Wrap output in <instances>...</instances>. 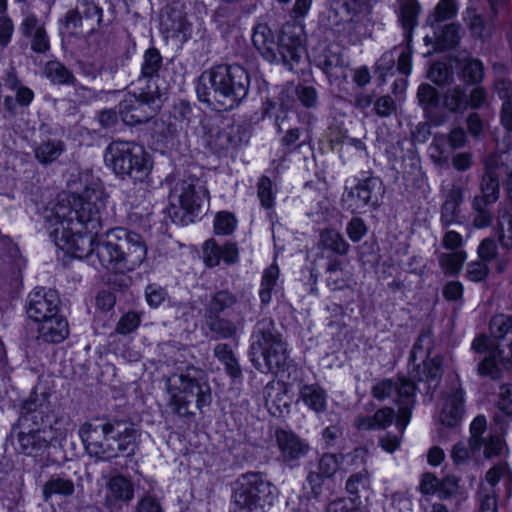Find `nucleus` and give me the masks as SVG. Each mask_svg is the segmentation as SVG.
<instances>
[{
    "mask_svg": "<svg viewBox=\"0 0 512 512\" xmlns=\"http://www.w3.org/2000/svg\"><path fill=\"white\" fill-rule=\"evenodd\" d=\"M17 451L30 457L43 456L55 440L66 438L72 430L69 419L57 417L44 399L39 404L29 399L18 420Z\"/></svg>",
    "mask_w": 512,
    "mask_h": 512,
    "instance_id": "2",
    "label": "nucleus"
},
{
    "mask_svg": "<svg viewBox=\"0 0 512 512\" xmlns=\"http://www.w3.org/2000/svg\"><path fill=\"white\" fill-rule=\"evenodd\" d=\"M464 185L460 181H453L447 187L443 186V203L440 208V223L443 228L460 224V206L464 200Z\"/></svg>",
    "mask_w": 512,
    "mask_h": 512,
    "instance_id": "24",
    "label": "nucleus"
},
{
    "mask_svg": "<svg viewBox=\"0 0 512 512\" xmlns=\"http://www.w3.org/2000/svg\"><path fill=\"white\" fill-rule=\"evenodd\" d=\"M342 9L349 16L343 31L351 38L357 40L362 36L370 22L371 7L367 0H342Z\"/></svg>",
    "mask_w": 512,
    "mask_h": 512,
    "instance_id": "22",
    "label": "nucleus"
},
{
    "mask_svg": "<svg viewBox=\"0 0 512 512\" xmlns=\"http://www.w3.org/2000/svg\"><path fill=\"white\" fill-rule=\"evenodd\" d=\"M300 399L304 404L316 413L326 409L327 394L318 384H305L299 390Z\"/></svg>",
    "mask_w": 512,
    "mask_h": 512,
    "instance_id": "36",
    "label": "nucleus"
},
{
    "mask_svg": "<svg viewBox=\"0 0 512 512\" xmlns=\"http://www.w3.org/2000/svg\"><path fill=\"white\" fill-rule=\"evenodd\" d=\"M512 160V151L501 154H492L485 159V173L480 183V194L475 195L472 201L492 205L496 203L500 196L499 173L505 161Z\"/></svg>",
    "mask_w": 512,
    "mask_h": 512,
    "instance_id": "16",
    "label": "nucleus"
},
{
    "mask_svg": "<svg viewBox=\"0 0 512 512\" xmlns=\"http://www.w3.org/2000/svg\"><path fill=\"white\" fill-rule=\"evenodd\" d=\"M141 322L140 315L136 312L129 311L125 313L117 323L116 332L127 335L133 332Z\"/></svg>",
    "mask_w": 512,
    "mask_h": 512,
    "instance_id": "59",
    "label": "nucleus"
},
{
    "mask_svg": "<svg viewBox=\"0 0 512 512\" xmlns=\"http://www.w3.org/2000/svg\"><path fill=\"white\" fill-rule=\"evenodd\" d=\"M93 255L107 271L125 274L142 265L147 256V246L139 234L115 228L98 238L93 245Z\"/></svg>",
    "mask_w": 512,
    "mask_h": 512,
    "instance_id": "5",
    "label": "nucleus"
},
{
    "mask_svg": "<svg viewBox=\"0 0 512 512\" xmlns=\"http://www.w3.org/2000/svg\"><path fill=\"white\" fill-rule=\"evenodd\" d=\"M428 78L437 85H445L452 79V72L443 63H435L428 72Z\"/></svg>",
    "mask_w": 512,
    "mask_h": 512,
    "instance_id": "61",
    "label": "nucleus"
},
{
    "mask_svg": "<svg viewBox=\"0 0 512 512\" xmlns=\"http://www.w3.org/2000/svg\"><path fill=\"white\" fill-rule=\"evenodd\" d=\"M370 485L369 474L366 470L350 475L346 481V491L353 496H358L361 490L368 489Z\"/></svg>",
    "mask_w": 512,
    "mask_h": 512,
    "instance_id": "54",
    "label": "nucleus"
},
{
    "mask_svg": "<svg viewBox=\"0 0 512 512\" xmlns=\"http://www.w3.org/2000/svg\"><path fill=\"white\" fill-rule=\"evenodd\" d=\"M160 107L158 86L148 84L146 87L134 86L133 94L120 102L118 113L125 124L133 126L151 119Z\"/></svg>",
    "mask_w": 512,
    "mask_h": 512,
    "instance_id": "11",
    "label": "nucleus"
},
{
    "mask_svg": "<svg viewBox=\"0 0 512 512\" xmlns=\"http://www.w3.org/2000/svg\"><path fill=\"white\" fill-rule=\"evenodd\" d=\"M162 28L168 37L187 40L191 36L192 24L186 16L176 8H171L167 17L162 20Z\"/></svg>",
    "mask_w": 512,
    "mask_h": 512,
    "instance_id": "30",
    "label": "nucleus"
},
{
    "mask_svg": "<svg viewBox=\"0 0 512 512\" xmlns=\"http://www.w3.org/2000/svg\"><path fill=\"white\" fill-rule=\"evenodd\" d=\"M75 490V483L72 479L65 474H54L43 485L42 496L45 502L54 496L69 498L75 493Z\"/></svg>",
    "mask_w": 512,
    "mask_h": 512,
    "instance_id": "31",
    "label": "nucleus"
},
{
    "mask_svg": "<svg viewBox=\"0 0 512 512\" xmlns=\"http://www.w3.org/2000/svg\"><path fill=\"white\" fill-rule=\"evenodd\" d=\"M501 367L507 370L512 368V342L507 351L500 349L485 355L477 365V372L482 377L495 380L501 377Z\"/></svg>",
    "mask_w": 512,
    "mask_h": 512,
    "instance_id": "26",
    "label": "nucleus"
},
{
    "mask_svg": "<svg viewBox=\"0 0 512 512\" xmlns=\"http://www.w3.org/2000/svg\"><path fill=\"white\" fill-rule=\"evenodd\" d=\"M162 67V56L158 49L152 47L145 51L141 63V73L133 86L146 87L148 84L156 85L155 79L159 77Z\"/></svg>",
    "mask_w": 512,
    "mask_h": 512,
    "instance_id": "28",
    "label": "nucleus"
},
{
    "mask_svg": "<svg viewBox=\"0 0 512 512\" xmlns=\"http://www.w3.org/2000/svg\"><path fill=\"white\" fill-rule=\"evenodd\" d=\"M442 370L439 361L429 359L409 370V378L398 377L396 379H382L376 381L372 388V396L379 400L392 399L398 406L396 427L401 432L405 430L412 416V410L416 404V381L427 383V393L433 391L439 382Z\"/></svg>",
    "mask_w": 512,
    "mask_h": 512,
    "instance_id": "3",
    "label": "nucleus"
},
{
    "mask_svg": "<svg viewBox=\"0 0 512 512\" xmlns=\"http://www.w3.org/2000/svg\"><path fill=\"white\" fill-rule=\"evenodd\" d=\"M257 195L264 208L269 209L273 206L274 194L272 191V181L268 177L262 176L260 178Z\"/></svg>",
    "mask_w": 512,
    "mask_h": 512,
    "instance_id": "58",
    "label": "nucleus"
},
{
    "mask_svg": "<svg viewBox=\"0 0 512 512\" xmlns=\"http://www.w3.org/2000/svg\"><path fill=\"white\" fill-rule=\"evenodd\" d=\"M489 267L486 262L473 261L467 265L466 277L472 282H481L486 279Z\"/></svg>",
    "mask_w": 512,
    "mask_h": 512,
    "instance_id": "63",
    "label": "nucleus"
},
{
    "mask_svg": "<svg viewBox=\"0 0 512 512\" xmlns=\"http://www.w3.org/2000/svg\"><path fill=\"white\" fill-rule=\"evenodd\" d=\"M466 258L467 254L465 251H452L450 253L438 254L439 266L446 275L458 274L461 271Z\"/></svg>",
    "mask_w": 512,
    "mask_h": 512,
    "instance_id": "43",
    "label": "nucleus"
},
{
    "mask_svg": "<svg viewBox=\"0 0 512 512\" xmlns=\"http://www.w3.org/2000/svg\"><path fill=\"white\" fill-rule=\"evenodd\" d=\"M205 318L209 330L216 335V338H232L236 335L238 329L243 326V319L233 322L220 317V315H205Z\"/></svg>",
    "mask_w": 512,
    "mask_h": 512,
    "instance_id": "37",
    "label": "nucleus"
},
{
    "mask_svg": "<svg viewBox=\"0 0 512 512\" xmlns=\"http://www.w3.org/2000/svg\"><path fill=\"white\" fill-rule=\"evenodd\" d=\"M398 4V17L404 30V38L412 42V32L418 24L420 5L417 0H398Z\"/></svg>",
    "mask_w": 512,
    "mask_h": 512,
    "instance_id": "34",
    "label": "nucleus"
},
{
    "mask_svg": "<svg viewBox=\"0 0 512 512\" xmlns=\"http://www.w3.org/2000/svg\"><path fill=\"white\" fill-rule=\"evenodd\" d=\"M79 435L98 458L109 460L119 454L134 455L138 446V430L126 422H86L79 428Z\"/></svg>",
    "mask_w": 512,
    "mask_h": 512,
    "instance_id": "7",
    "label": "nucleus"
},
{
    "mask_svg": "<svg viewBox=\"0 0 512 512\" xmlns=\"http://www.w3.org/2000/svg\"><path fill=\"white\" fill-rule=\"evenodd\" d=\"M203 260L208 267L218 266L222 261L221 246L218 245L213 239H210L204 243Z\"/></svg>",
    "mask_w": 512,
    "mask_h": 512,
    "instance_id": "56",
    "label": "nucleus"
},
{
    "mask_svg": "<svg viewBox=\"0 0 512 512\" xmlns=\"http://www.w3.org/2000/svg\"><path fill=\"white\" fill-rule=\"evenodd\" d=\"M43 73L53 84L76 85L77 82L74 74L59 61H48Z\"/></svg>",
    "mask_w": 512,
    "mask_h": 512,
    "instance_id": "38",
    "label": "nucleus"
},
{
    "mask_svg": "<svg viewBox=\"0 0 512 512\" xmlns=\"http://www.w3.org/2000/svg\"><path fill=\"white\" fill-rule=\"evenodd\" d=\"M317 66L327 75L330 81L345 77L346 63L340 52L325 49L318 57Z\"/></svg>",
    "mask_w": 512,
    "mask_h": 512,
    "instance_id": "32",
    "label": "nucleus"
},
{
    "mask_svg": "<svg viewBox=\"0 0 512 512\" xmlns=\"http://www.w3.org/2000/svg\"><path fill=\"white\" fill-rule=\"evenodd\" d=\"M278 276L279 268L275 264L270 265L263 273L259 297L264 305H267L271 301L272 290L276 284Z\"/></svg>",
    "mask_w": 512,
    "mask_h": 512,
    "instance_id": "48",
    "label": "nucleus"
},
{
    "mask_svg": "<svg viewBox=\"0 0 512 512\" xmlns=\"http://www.w3.org/2000/svg\"><path fill=\"white\" fill-rule=\"evenodd\" d=\"M305 36L301 24H285L280 32L276 45V59L273 63H282L292 70L299 64L304 52Z\"/></svg>",
    "mask_w": 512,
    "mask_h": 512,
    "instance_id": "15",
    "label": "nucleus"
},
{
    "mask_svg": "<svg viewBox=\"0 0 512 512\" xmlns=\"http://www.w3.org/2000/svg\"><path fill=\"white\" fill-rule=\"evenodd\" d=\"M464 415V392L457 378L451 380L445 402L440 413V421L448 427L456 426Z\"/></svg>",
    "mask_w": 512,
    "mask_h": 512,
    "instance_id": "25",
    "label": "nucleus"
},
{
    "mask_svg": "<svg viewBox=\"0 0 512 512\" xmlns=\"http://www.w3.org/2000/svg\"><path fill=\"white\" fill-rule=\"evenodd\" d=\"M59 297L56 291L37 287L26 300V312L30 319L40 322L58 314Z\"/></svg>",
    "mask_w": 512,
    "mask_h": 512,
    "instance_id": "20",
    "label": "nucleus"
},
{
    "mask_svg": "<svg viewBox=\"0 0 512 512\" xmlns=\"http://www.w3.org/2000/svg\"><path fill=\"white\" fill-rule=\"evenodd\" d=\"M250 77L240 65H217L202 72L196 93L199 101L219 104L220 110H232L247 97Z\"/></svg>",
    "mask_w": 512,
    "mask_h": 512,
    "instance_id": "4",
    "label": "nucleus"
},
{
    "mask_svg": "<svg viewBox=\"0 0 512 512\" xmlns=\"http://www.w3.org/2000/svg\"><path fill=\"white\" fill-rule=\"evenodd\" d=\"M381 193V180L377 177H368L343 195V205L351 213H359L366 206H377Z\"/></svg>",
    "mask_w": 512,
    "mask_h": 512,
    "instance_id": "18",
    "label": "nucleus"
},
{
    "mask_svg": "<svg viewBox=\"0 0 512 512\" xmlns=\"http://www.w3.org/2000/svg\"><path fill=\"white\" fill-rule=\"evenodd\" d=\"M236 303L237 297L235 294L228 290H219L211 295L205 315H220Z\"/></svg>",
    "mask_w": 512,
    "mask_h": 512,
    "instance_id": "39",
    "label": "nucleus"
},
{
    "mask_svg": "<svg viewBox=\"0 0 512 512\" xmlns=\"http://www.w3.org/2000/svg\"><path fill=\"white\" fill-rule=\"evenodd\" d=\"M215 357L225 365L226 372L233 378L241 376V368L228 344L220 343L214 348Z\"/></svg>",
    "mask_w": 512,
    "mask_h": 512,
    "instance_id": "44",
    "label": "nucleus"
},
{
    "mask_svg": "<svg viewBox=\"0 0 512 512\" xmlns=\"http://www.w3.org/2000/svg\"><path fill=\"white\" fill-rule=\"evenodd\" d=\"M106 193L99 179L85 175L80 193L60 198L45 212L46 229L60 249L77 258L92 257L93 245L102 228Z\"/></svg>",
    "mask_w": 512,
    "mask_h": 512,
    "instance_id": "1",
    "label": "nucleus"
},
{
    "mask_svg": "<svg viewBox=\"0 0 512 512\" xmlns=\"http://www.w3.org/2000/svg\"><path fill=\"white\" fill-rule=\"evenodd\" d=\"M249 356L255 369L262 373L277 374L287 368V343L271 318H263L253 327Z\"/></svg>",
    "mask_w": 512,
    "mask_h": 512,
    "instance_id": "8",
    "label": "nucleus"
},
{
    "mask_svg": "<svg viewBox=\"0 0 512 512\" xmlns=\"http://www.w3.org/2000/svg\"><path fill=\"white\" fill-rule=\"evenodd\" d=\"M37 340L43 343L57 344L69 335L67 320L57 314L39 322Z\"/></svg>",
    "mask_w": 512,
    "mask_h": 512,
    "instance_id": "27",
    "label": "nucleus"
},
{
    "mask_svg": "<svg viewBox=\"0 0 512 512\" xmlns=\"http://www.w3.org/2000/svg\"><path fill=\"white\" fill-rule=\"evenodd\" d=\"M459 25L451 23L445 25L435 37L436 50L452 48L459 42Z\"/></svg>",
    "mask_w": 512,
    "mask_h": 512,
    "instance_id": "49",
    "label": "nucleus"
},
{
    "mask_svg": "<svg viewBox=\"0 0 512 512\" xmlns=\"http://www.w3.org/2000/svg\"><path fill=\"white\" fill-rule=\"evenodd\" d=\"M471 349L477 354L488 355L500 350L499 346L495 344V342L485 334H481L477 336L471 344Z\"/></svg>",
    "mask_w": 512,
    "mask_h": 512,
    "instance_id": "62",
    "label": "nucleus"
},
{
    "mask_svg": "<svg viewBox=\"0 0 512 512\" xmlns=\"http://www.w3.org/2000/svg\"><path fill=\"white\" fill-rule=\"evenodd\" d=\"M486 418L482 415L477 416L470 425L469 446L473 452H478L483 448V454L486 458L498 456L504 450V441L499 435L488 434Z\"/></svg>",
    "mask_w": 512,
    "mask_h": 512,
    "instance_id": "21",
    "label": "nucleus"
},
{
    "mask_svg": "<svg viewBox=\"0 0 512 512\" xmlns=\"http://www.w3.org/2000/svg\"><path fill=\"white\" fill-rule=\"evenodd\" d=\"M385 512H412V501L406 493L395 492L387 498Z\"/></svg>",
    "mask_w": 512,
    "mask_h": 512,
    "instance_id": "51",
    "label": "nucleus"
},
{
    "mask_svg": "<svg viewBox=\"0 0 512 512\" xmlns=\"http://www.w3.org/2000/svg\"><path fill=\"white\" fill-rule=\"evenodd\" d=\"M488 106V91L485 87L475 85L469 95L467 94V108L474 110Z\"/></svg>",
    "mask_w": 512,
    "mask_h": 512,
    "instance_id": "57",
    "label": "nucleus"
},
{
    "mask_svg": "<svg viewBox=\"0 0 512 512\" xmlns=\"http://www.w3.org/2000/svg\"><path fill=\"white\" fill-rule=\"evenodd\" d=\"M235 216L227 211L217 213L214 219V231L217 235H230L236 228Z\"/></svg>",
    "mask_w": 512,
    "mask_h": 512,
    "instance_id": "52",
    "label": "nucleus"
},
{
    "mask_svg": "<svg viewBox=\"0 0 512 512\" xmlns=\"http://www.w3.org/2000/svg\"><path fill=\"white\" fill-rule=\"evenodd\" d=\"M168 407L180 417H191L212 402L211 387L204 370L187 366L166 379Z\"/></svg>",
    "mask_w": 512,
    "mask_h": 512,
    "instance_id": "6",
    "label": "nucleus"
},
{
    "mask_svg": "<svg viewBox=\"0 0 512 512\" xmlns=\"http://www.w3.org/2000/svg\"><path fill=\"white\" fill-rule=\"evenodd\" d=\"M502 481L507 497L512 494V470L506 462H500L491 467L485 475V481L478 487V502L480 512H497V484Z\"/></svg>",
    "mask_w": 512,
    "mask_h": 512,
    "instance_id": "13",
    "label": "nucleus"
},
{
    "mask_svg": "<svg viewBox=\"0 0 512 512\" xmlns=\"http://www.w3.org/2000/svg\"><path fill=\"white\" fill-rule=\"evenodd\" d=\"M320 240L326 249L335 252L338 255L348 253L350 245L344 237L333 229H325L320 234Z\"/></svg>",
    "mask_w": 512,
    "mask_h": 512,
    "instance_id": "46",
    "label": "nucleus"
},
{
    "mask_svg": "<svg viewBox=\"0 0 512 512\" xmlns=\"http://www.w3.org/2000/svg\"><path fill=\"white\" fill-rule=\"evenodd\" d=\"M95 0H78L74 10L66 15V24L74 29L81 28L82 33L90 35L96 32L103 24L102 8ZM111 22L110 19L105 23Z\"/></svg>",
    "mask_w": 512,
    "mask_h": 512,
    "instance_id": "17",
    "label": "nucleus"
},
{
    "mask_svg": "<svg viewBox=\"0 0 512 512\" xmlns=\"http://www.w3.org/2000/svg\"><path fill=\"white\" fill-rule=\"evenodd\" d=\"M135 512H164V509L156 496L147 493L138 500Z\"/></svg>",
    "mask_w": 512,
    "mask_h": 512,
    "instance_id": "64",
    "label": "nucleus"
},
{
    "mask_svg": "<svg viewBox=\"0 0 512 512\" xmlns=\"http://www.w3.org/2000/svg\"><path fill=\"white\" fill-rule=\"evenodd\" d=\"M252 42L261 55L270 63L275 61L276 43L272 30L266 24H258L253 31Z\"/></svg>",
    "mask_w": 512,
    "mask_h": 512,
    "instance_id": "33",
    "label": "nucleus"
},
{
    "mask_svg": "<svg viewBox=\"0 0 512 512\" xmlns=\"http://www.w3.org/2000/svg\"><path fill=\"white\" fill-rule=\"evenodd\" d=\"M274 437L280 453V459L285 464H295L306 456L310 450L309 444L291 430L278 428L275 430Z\"/></svg>",
    "mask_w": 512,
    "mask_h": 512,
    "instance_id": "23",
    "label": "nucleus"
},
{
    "mask_svg": "<svg viewBox=\"0 0 512 512\" xmlns=\"http://www.w3.org/2000/svg\"><path fill=\"white\" fill-rule=\"evenodd\" d=\"M134 497V487L129 479L122 475L113 476L107 483L105 504L113 507L118 503H128Z\"/></svg>",
    "mask_w": 512,
    "mask_h": 512,
    "instance_id": "29",
    "label": "nucleus"
},
{
    "mask_svg": "<svg viewBox=\"0 0 512 512\" xmlns=\"http://www.w3.org/2000/svg\"><path fill=\"white\" fill-rule=\"evenodd\" d=\"M339 467V460L335 454H323L318 463V473L326 478L332 477Z\"/></svg>",
    "mask_w": 512,
    "mask_h": 512,
    "instance_id": "60",
    "label": "nucleus"
},
{
    "mask_svg": "<svg viewBox=\"0 0 512 512\" xmlns=\"http://www.w3.org/2000/svg\"><path fill=\"white\" fill-rule=\"evenodd\" d=\"M103 157L105 165L121 179L143 181L152 170L148 153L133 141H112Z\"/></svg>",
    "mask_w": 512,
    "mask_h": 512,
    "instance_id": "9",
    "label": "nucleus"
},
{
    "mask_svg": "<svg viewBox=\"0 0 512 512\" xmlns=\"http://www.w3.org/2000/svg\"><path fill=\"white\" fill-rule=\"evenodd\" d=\"M452 151L446 134L438 133L434 135L429 146V155L435 164L441 165L447 162Z\"/></svg>",
    "mask_w": 512,
    "mask_h": 512,
    "instance_id": "45",
    "label": "nucleus"
},
{
    "mask_svg": "<svg viewBox=\"0 0 512 512\" xmlns=\"http://www.w3.org/2000/svg\"><path fill=\"white\" fill-rule=\"evenodd\" d=\"M66 146L60 139L47 138L35 144L33 148L35 159L42 165L55 162L65 151Z\"/></svg>",
    "mask_w": 512,
    "mask_h": 512,
    "instance_id": "35",
    "label": "nucleus"
},
{
    "mask_svg": "<svg viewBox=\"0 0 512 512\" xmlns=\"http://www.w3.org/2000/svg\"><path fill=\"white\" fill-rule=\"evenodd\" d=\"M199 182L197 177L188 175L176 182L171 191V197L177 199L181 208L189 214L198 211L203 200L208 198L207 190Z\"/></svg>",
    "mask_w": 512,
    "mask_h": 512,
    "instance_id": "19",
    "label": "nucleus"
},
{
    "mask_svg": "<svg viewBox=\"0 0 512 512\" xmlns=\"http://www.w3.org/2000/svg\"><path fill=\"white\" fill-rule=\"evenodd\" d=\"M463 20L469 27L473 36L485 38L489 36L491 27L485 23L483 17L477 12L476 8L469 6L463 12Z\"/></svg>",
    "mask_w": 512,
    "mask_h": 512,
    "instance_id": "41",
    "label": "nucleus"
},
{
    "mask_svg": "<svg viewBox=\"0 0 512 512\" xmlns=\"http://www.w3.org/2000/svg\"><path fill=\"white\" fill-rule=\"evenodd\" d=\"M443 106L451 113H463L467 109V92L463 86L448 89L443 96Z\"/></svg>",
    "mask_w": 512,
    "mask_h": 512,
    "instance_id": "40",
    "label": "nucleus"
},
{
    "mask_svg": "<svg viewBox=\"0 0 512 512\" xmlns=\"http://www.w3.org/2000/svg\"><path fill=\"white\" fill-rule=\"evenodd\" d=\"M458 13L456 0H440L430 16L433 22H443L453 19Z\"/></svg>",
    "mask_w": 512,
    "mask_h": 512,
    "instance_id": "50",
    "label": "nucleus"
},
{
    "mask_svg": "<svg viewBox=\"0 0 512 512\" xmlns=\"http://www.w3.org/2000/svg\"><path fill=\"white\" fill-rule=\"evenodd\" d=\"M471 205L474 213V226L479 229L490 226L493 221V213L489 209L490 205L480 203L479 201H472Z\"/></svg>",
    "mask_w": 512,
    "mask_h": 512,
    "instance_id": "53",
    "label": "nucleus"
},
{
    "mask_svg": "<svg viewBox=\"0 0 512 512\" xmlns=\"http://www.w3.org/2000/svg\"><path fill=\"white\" fill-rule=\"evenodd\" d=\"M491 337L497 340H504L512 335V315L497 314L489 323Z\"/></svg>",
    "mask_w": 512,
    "mask_h": 512,
    "instance_id": "47",
    "label": "nucleus"
},
{
    "mask_svg": "<svg viewBox=\"0 0 512 512\" xmlns=\"http://www.w3.org/2000/svg\"><path fill=\"white\" fill-rule=\"evenodd\" d=\"M277 489L260 473L241 475L235 487L234 503L239 512H266L273 505Z\"/></svg>",
    "mask_w": 512,
    "mask_h": 512,
    "instance_id": "10",
    "label": "nucleus"
},
{
    "mask_svg": "<svg viewBox=\"0 0 512 512\" xmlns=\"http://www.w3.org/2000/svg\"><path fill=\"white\" fill-rule=\"evenodd\" d=\"M485 76V68L479 59L467 58L461 65V77L466 84L479 85Z\"/></svg>",
    "mask_w": 512,
    "mask_h": 512,
    "instance_id": "42",
    "label": "nucleus"
},
{
    "mask_svg": "<svg viewBox=\"0 0 512 512\" xmlns=\"http://www.w3.org/2000/svg\"><path fill=\"white\" fill-rule=\"evenodd\" d=\"M499 241L503 248L512 250V212L506 211L499 217Z\"/></svg>",
    "mask_w": 512,
    "mask_h": 512,
    "instance_id": "55",
    "label": "nucleus"
},
{
    "mask_svg": "<svg viewBox=\"0 0 512 512\" xmlns=\"http://www.w3.org/2000/svg\"><path fill=\"white\" fill-rule=\"evenodd\" d=\"M25 260L12 240L0 235V296L19 289Z\"/></svg>",
    "mask_w": 512,
    "mask_h": 512,
    "instance_id": "12",
    "label": "nucleus"
},
{
    "mask_svg": "<svg viewBox=\"0 0 512 512\" xmlns=\"http://www.w3.org/2000/svg\"><path fill=\"white\" fill-rule=\"evenodd\" d=\"M218 118L207 117L201 121L204 144L213 152L220 153L239 146L245 131L239 125H228L221 128Z\"/></svg>",
    "mask_w": 512,
    "mask_h": 512,
    "instance_id": "14",
    "label": "nucleus"
}]
</instances>
